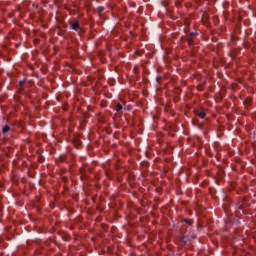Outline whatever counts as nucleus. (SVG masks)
Here are the masks:
<instances>
[{"label":"nucleus","instance_id":"7ed1b4c3","mask_svg":"<svg viewBox=\"0 0 256 256\" xmlns=\"http://www.w3.org/2000/svg\"><path fill=\"white\" fill-rule=\"evenodd\" d=\"M9 131H11V127H9V125H5L3 128H2V133L7 134L9 133Z\"/></svg>","mask_w":256,"mask_h":256},{"label":"nucleus","instance_id":"f03ea898","mask_svg":"<svg viewBox=\"0 0 256 256\" xmlns=\"http://www.w3.org/2000/svg\"><path fill=\"white\" fill-rule=\"evenodd\" d=\"M195 115H197V117H199L200 119H205V117H207V114L205 112H201L199 110H195Z\"/></svg>","mask_w":256,"mask_h":256},{"label":"nucleus","instance_id":"6e6552de","mask_svg":"<svg viewBox=\"0 0 256 256\" xmlns=\"http://www.w3.org/2000/svg\"><path fill=\"white\" fill-rule=\"evenodd\" d=\"M198 35H199V34L196 33V32H191V33L189 34V37L193 39V37H197Z\"/></svg>","mask_w":256,"mask_h":256},{"label":"nucleus","instance_id":"1a4fd4ad","mask_svg":"<svg viewBox=\"0 0 256 256\" xmlns=\"http://www.w3.org/2000/svg\"><path fill=\"white\" fill-rule=\"evenodd\" d=\"M181 241H182L183 243H187L186 237H185L184 235L181 236Z\"/></svg>","mask_w":256,"mask_h":256},{"label":"nucleus","instance_id":"f257e3e1","mask_svg":"<svg viewBox=\"0 0 256 256\" xmlns=\"http://www.w3.org/2000/svg\"><path fill=\"white\" fill-rule=\"evenodd\" d=\"M71 29H73V31H79V29H81V24L79 23V21H75L71 24Z\"/></svg>","mask_w":256,"mask_h":256},{"label":"nucleus","instance_id":"39448f33","mask_svg":"<svg viewBox=\"0 0 256 256\" xmlns=\"http://www.w3.org/2000/svg\"><path fill=\"white\" fill-rule=\"evenodd\" d=\"M184 223H186L187 225H193V219H189V218H185Z\"/></svg>","mask_w":256,"mask_h":256},{"label":"nucleus","instance_id":"9b49d317","mask_svg":"<svg viewBox=\"0 0 256 256\" xmlns=\"http://www.w3.org/2000/svg\"><path fill=\"white\" fill-rule=\"evenodd\" d=\"M238 209H240V211H243V206H239Z\"/></svg>","mask_w":256,"mask_h":256},{"label":"nucleus","instance_id":"423d86ee","mask_svg":"<svg viewBox=\"0 0 256 256\" xmlns=\"http://www.w3.org/2000/svg\"><path fill=\"white\" fill-rule=\"evenodd\" d=\"M103 11H105V7L99 6V7L97 8V13H98L99 15H101V13H103Z\"/></svg>","mask_w":256,"mask_h":256},{"label":"nucleus","instance_id":"20e7f679","mask_svg":"<svg viewBox=\"0 0 256 256\" xmlns=\"http://www.w3.org/2000/svg\"><path fill=\"white\" fill-rule=\"evenodd\" d=\"M115 111H117V113H119L120 111H123V105L117 104L115 107Z\"/></svg>","mask_w":256,"mask_h":256},{"label":"nucleus","instance_id":"0eeeda50","mask_svg":"<svg viewBox=\"0 0 256 256\" xmlns=\"http://www.w3.org/2000/svg\"><path fill=\"white\" fill-rule=\"evenodd\" d=\"M186 41L189 47H193V38L188 37Z\"/></svg>","mask_w":256,"mask_h":256},{"label":"nucleus","instance_id":"9d476101","mask_svg":"<svg viewBox=\"0 0 256 256\" xmlns=\"http://www.w3.org/2000/svg\"><path fill=\"white\" fill-rule=\"evenodd\" d=\"M19 85H20V87H23V86L25 85V80H21V81L19 82Z\"/></svg>","mask_w":256,"mask_h":256}]
</instances>
